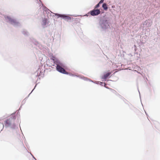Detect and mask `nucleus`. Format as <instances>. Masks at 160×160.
I'll return each instance as SVG.
<instances>
[{
  "instance_id": "nucleus-17",
  "label": "nucleus",
  "mask_w": 160,
  "mask_h": 160,
  "mask_svg": "<svg viewBox=\"0 0 160 160\" xmlns=\"http://www.w3.org/2000/svg\"><path fill=\"white\" fill-rule=\"evenodd\" d=\"M36 87V85L35 86V87L34 88H35ZM34 88H34V89L32 90V91L29 94H31V93L33 91V90H34Z\"/></svg>"
},
{
  "instance_id": "nucleus-2",
  "label": "nucleus",
  "mask_w": 160,
  "mask_h": 160,
  "mask_svg": "<svg viewBox=\"0 0 160 160\" xmlns=\"http://www.w3.org/2000/svg\"><path fill=\"white\" fill-rule=\"evenodd\" d=\"M52 59L54 63L57 65L56 69L58 72L63 74H68L64 69L66 67L64 62L55 57H53Z\"/></svg>"
},
{
  "instance_id": "nucleus-12",
  "label": "nucleus",
  "mask_w": 160,
  "mask_h": 160,
  "mask_svg": "<svg viewBox=\"0 0 160 160\" xmlns=\"http://www.w3.org/2000/svg\"><path fill=\"white\" fill-rule=\"evenodd\" d=\"M72 76H76L77 77H79L80 78H81L82 79H83L84 80H87V78L84 77H80L78 76L77 75H74V74H72Z\"/></svg>"
},
{
  "instance_id": "nucleus-19",
  "label": "nucleus",
  "mask_w": 160,
  "mask_h": 160,
  "mask_svg": "<svg viewBox=\"0 0 160 160\" xmlns=\"http://www.w3.org/2000/svg\"><path fill=\"white\" fill-rule=\"evenodd\" d=\"M30 154H31V155L33 157L35 158L34 157V156L31 154V153H30Z\"/></svg>"
},
{
  "instance_id": "nucleus-16",
  "label": "nucleus",
  "mask_w": 160,
  "mask_h": 160,
  "mask_svg": "<svg viewBox=\"0 0 160 160\" xmlns=\"http://www.w3.org/2000/svg\"><path fill=\"white\" fill-rule=\"evenodd\" d=\"M47 10H49L48 9L46 8V7H45V8H44V10L45 11H46V12H47Z\"/></svg>"
},
{
  "instance_id": "nucleus-14",
  "label": "nucleus",
  "mask_w": 160,
  "mask_h": 160,
  "mask_svg": "<svg viewBox=\"0 0 160 160\" xmlns=\"http://www.w3.org/2000/svg\"><path fill=\"white\" fill-rule=\"evenodd\" d=\"M98 83H100V84H101V85H105V84L104 83H103V82H98Z\"/></svg>"
},
{
  "instance_id": "nucleus-7",
  "label": "nucleus",
  "mask_w": 160,
  "mask_h": 160,
  "mask_svg": "<svg viewBox=\"0 0 160 160\" xmlns=\"http://www.w3.org/2000/svg\"><path fill=\"white\" fill-rule=\"evenodd\" d=\"M89 13L92 16H95L99 15L100 13V11L99 9H94L91 11Z\"/></svg>"
},
{
  "instance_id": "nucleus-3",
  "label": "nucleus",
  "mask_w": 160,
  "mask_h": 160,
  "mask_svg": "<svg viewBox=\"0 0 160 160\" xmlns=\"http://www.w3.org/2000/svg\"><path fill=\"white\" fill-rule=\"evenodd\" d=\"M6 21L15 26H18L20 25V23L13 17L7 16H5Z\"/></svg>"
},
{
  "instance_id": "nucleus-9",
  "label": "nucleus",
  "mask_w": 160,
  "mask_h": 160,
  "mask_svg": "<svg viewBox=\"0 0 160 160\" xmlns=\"http://www.w3.org/2000/svg\"><path fill=\"white\" fill-rule=\"evenodd\" d=\"M111 74V72H109L107 73L106 74H104L102 77V78L103 79H106L108 76H109L110 74Z\"/></svg>"
},
{
  "instance_id": "nucleus-18",
  "label": "nucleus",
  "mask_w": 160,
  "mask_h": 160,
  "mask_svg": "<svg viewBox=\"0 0 160 160\" xmlns=\"http://www.w3.org/2000/svg\"><path fill=\"white\" fill-rule=\"evenodd\" d=\"M89 81L90 82H93L92 80H90V79H89Z\"/></svg>"
},
{
  "instance_id": "nucleus-20",
  "label": "nucleus",
  "mask_w": 160,
  "mask_h": 160,
  "mask_svg": "<svg viewBox=\"0 0 160 160\" xmlns=\"http://www.w3.org/2000/svg\"><path fill=\"white\" fill-rule=\"evenodd\" d=\"M145 113H146V115H147V113H146V112H145Z\"/></svg>"
},
{
  "instance_id": "nucleus-10",
  "label": "nucleus",
  "mask_w": 160,
  "mask_h": 160,
  "mask_svg": "<svg viewBox=\"0 0 160 160\" xmlns=\"http://www.w3.org/2000/svg\"><path fill=\"white\" fill-rule=\"evenodd\" d=\"M22 32L23 34L25 35L28 36L29 34L28 32L26 30H23Z\"/></svg>"
},
{
  "instance_id": "nucleus-11",
  "label": "nucleus",
  "mask_w": 160,
  "mask_h": 160,
  "mask_svg": "<svg viewBox=\"0 0 160 160\" xmlns=\"http://www.w3.org/2000/svg\"><path fill=\"white\" fill-rule=\"evenodd\" d=\"M102 7L105 10H107L108 8L107 5L106 3H104L102 4Z\"/></svg>"
},
{
  "instance_id": "nucleus-8",
  "label": "nucleus",
  "mask_w": 160,
  "mask_h": 160,
  "mask_svg": "<svg viewBox=\"0 0 160 160\" xmlns=\"http://www.w3.org/2000/svg\"><path fill=\"white\" fill-rule=\"evenodd\" d=\"M152 22L151 21H146L144 23L143 25L144 26L146 25V27H149L151 26Z\"/></svg>"
},
{
  "instance_id": "nucleus-15",
  "label": "nucleus",
  "mask_w": 160,
  "mask_h": 160,
  "mask_svg": "<svg viewBox=\"0 0 160 160\" xmlns=\"http://www.w3.org/2000/svg\"><path fill=\"white\" fill-rule=\"evenodd\" d=\"M104 0H101L100 2H99V3H102L103 2Z\"/></svg>"
},
{
  "instance_id": "nucleus-13",
  "label": "nucleus",
  "mask_w": 160,
  "mask_h": 160,
  "mask_svg": "<svg viewBox=\"0 0 160 160\" xmlns=\"http://www.w3.org/2000/svg\"><path fill=\"white\" fill-rule=\"evenodd\" d=\"M100 4H101V3H99H99L95 6L94 8L96 9L98 8L100 6Z\"/></svg>"
},
{
  "instance_id": "nucleus-6",
  "label": "nucleus",
  "mask_w": 160,
  "mask_h": 160,
  "mask_svg": "<svg viewBox=\"0 0 160 160\" xmlns=\"http://www.w3.org/2000/svg\"><path fill=\"white\" fill-rule=\"evenodd\" d=\"M55 15L58 16V18L60 17L65 20H69L71 19V18L65 14H61L58 13H55Z\"/></svg>"
},
{
  "instance_id": "nucleus-1",
  "label": "nucleus",
  "mask_w": 160,
  "mask_h": 160,
  "mask_svg": "<svg viewBox=\"0 0 160 160\" xmlns=\"http://www.w3.org/2000/svg\"><path fill=\"white\" fill-rule=\"evenodd\" d=\"M110 24L109 18L107 17H104L99 22L98 28L101 31H105L110 28Z\"/></svg>"
},
{
  "instance_id": "nucleus-5",
  "label": "nucleus",
  "mask_w": 160,
  "mask_h": 160,
  "mask_svg": "<svg viewBox=\"0 0 160 160\" xmlns=\"http://www.w3.org/2000/svg\"><path fill=\"white\" fill-rule=\"evenodd\" d=\"M49 23L47 17L42 18L41 24L43 28L47 27Z\"/></svg>"
},
{
  "instance_id": "nucleus-4",
  "label": "nucleus",
  "mask_w": 160,
  "mask_h": 160,
  "mask_svg": "<svg viewBox=\"0 0 160 160\" xmlns=\"http://www.w3.org/2000/svg\"><path fill=\"white\" fill-rule=\"evenodd\" d=\"M14 120L12 118H9L6 121L5 126L6 127H9L12 128H15V125L14 123Z\"/></svg>"
}]
</instances>
